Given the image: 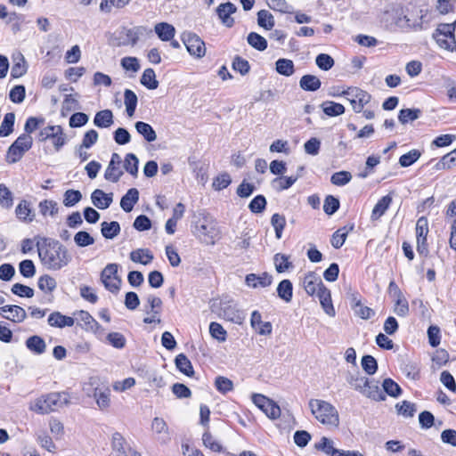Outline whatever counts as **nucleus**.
Listing matches in <instances>:
<instances>
[{"label":"nucleus","instance_id":"nucleus-9","mask_svg":"<svg viewBox=\"0 0 456 456\" xmlns=\"http://www.w3.org/2000/svg\"><path fill=\"white\" fill-rule=\"evenodd\" d=\"M118 270L117 264H108L101 273L102 282L111 293H118L120 289L122 280L118 274Z\"/></svg>","mask_w":456,"mask_h":456},{"label":"nucleus","instance_id":"nucleus-3","mask_svg":"<svg viewBox=\"0 0 456 456\" xmlns=\"http://www.w3.org/2000/svg\"><path fill=\"white\" fill-rule=\"evenodd\" d=\"M309 407L312 414L322 424L337 428L339 425V415L337 409L329 402L311 399Z\"/></svg>","mask_w":456,"mask_h":456},{"label":"nucleus","instance_id":"nucleus-60","mask_svg":"<svg viewBox=\"0 0 456 456\" xmlns=\"http://www.w3.org/2000/svg\"><path fill=\"white\" fill-rule=\"evenodd\" d=\"M13 204L12 191L3 183L0 184V205L2 208H10Z\"/></svg>","mask_w":456,"mask_h":456},{"label":"nucleus","instance_id":"nucleus-43","mask_svg":"<svg viewBox=\"0 0 456 456\" xmlns=\"http://www.w3.org/2000/svg\"><path fill=\"white\" fill-rule=\"evenodd\" d=\"M126 111L129 117H133L137 106V95L130 89H126L124 92Z\"/></svg>","mask_w":456,"mask_h":456},{"label":"nucleus","instance_id":"nucleus-41","mask_svg":"<svg viewBox=\"0 0 456 456\" xmlns=\"http://www.w3.org/2000/svg\"><path fill=\"white\" fill-rule=\"evenodd\" d=\"M275 66L276 71L285 77H289L295 72L294 62L289 59L281 58L276 61Z\"/></svg>","mask_w":456,"mask_h":456},{"label":"nucleus","instance_id":"nucleus-13","mask_svg":"<svg viewBox=\"0 0 456 456\" xmlns=\"http://www.w3.org/2000/svg\"><path fill=\"white\" fill-rule=\"evenodd\" d=\"M147 305L144 306V311L150 316H147L143 319V322L146 324H151L153 322L160 323V319L159 318L160 308L162 305V300L155 297L153 295H149L146 298Z\"/></svg>","mask_w":456,"mask_h":456},{"label":"nucleus","instance_id":"nucleus-15","mask_svg":"<svg viewBox=\"0 0 456 456\" xmlns=\"http://www.w3.org/2000/svg\"><path fill=\"white\" fill-rule=\"evenodd\" d=\"M237 11V7L231 2L221 4L216 8V14L221 22L227 28H232L234 24V19L231 17Z\"/></svg>","mask_w":456,"mask_h":456},{"label":"nucleus","instance_id":"nucleus-56","mask_svg":"<svg viewBox=\"0 0 456 456\" xmlns=\"http://www.w3.org/2000/svg\"><path fill=\"white\" fill-rule=\"evenodd\" d=\"M421 156L419 150H411L409 152L402 155L399 159V164L403 167H407L415 163Z\"/></svg>","mask_w":456,"mask_h":456},{"label":"nucleus","instance_id":"nucleus-57","mask_svg":"<svg viewBox=\"0 0 456 456\" xmlns=\"http://www.w3.org/2000/svg\"><path fill=\"white\" fill-rule=\"evenodd\" d=\"M126 440L120 433H114L112 436L111 446L113 451L117 453L116 456L127 455L125 451Z\"/></svg>","mask_w":456,"mask_h":456},{"label":"nucleus","instance_id":"nucleus-26","mask_svg":"<svg viewBox=\"0 0 456 456\" xmlns=\"http://www.w3.org/2000/svg\"><path fill=\"white\" fill-rule=\"evenodd\" d=\"M39 213L44 216L55 217L59 212L58 203L53 200H44L38 204Z\"/></svg>","mask_w":456,"mask_h":456},{"label":"nucleus","instance_id":"nucleus-10","mask_svg":"<svg viewBox=\"0 0 456 456\" xmlns=\"http://www.w3.org/2000/svg\"><path fill=\"white\" fill-rule=\"evenodd\" d=\"M218 315L236 324H241L245 319L243 312L239 310L232 301H221Z\"/></svg>","mask_w":456,"mask_h":456},{"label":"nucleus","instance_id":"nucleus-22","mask_svg":"<svg viewBox=\"0 0 456 456\" xmlns=\"http://www.w3.org/2000/svg\"><path fill=\"white\" fill-rule=\"evenodd\" d=\"M394 286H395L396 293H397V297H395L396 301H395V308H394V312L398 316L404 317L409 313L408 301L404 298L402 291L400 290V289L398 288L396 283L392 281H391V287H394Z\"/></svg>","mask_w":456,"mask_h":456},{"label":"nucleus","instance_id":"nucleus-21","mask_svg":"<svg viewBox=\"0 0 456 456\" xmlns=\"http://www.w3.org/2000/svg\"><path fill=\"white\" fill-rule=\"evenodd\" d=\"M139 200V191L136 188L129 189L126 193L121 198L120 207L122 209L129 213L132 211L134 206Z\"/></svg>","mask_w":456,"mask_h":456},{"label":"nucleus","instance_id":"nucleus-38","mask_svg":"<svg viewBox=\"0 0 456 456\" xmlns=\"http://www.w3.org/2000/svg\"><path fill=\"white\" fill-rule=\"evenodd\" d=\"M277 293L280 298L284 300L286 303H289L292 300L293 296V286L289 280H282L278 287Z\"/></svg>","mask_w":456,"mask_h":456},{"label":"nucleus","instance_id":"nucleus-7","mask_svg":"<svg viewBox=\"0 0 456 456\" xmlns=\"http://www.w3.org/2000/svg\"><path fill=\"white\" fill-rule=\"evenodd\" d=\"M32 143L33 139L29 134L20 135L9 147L6 154V161L12 164L18 162L24 153L32 147Z\"/></svg>","mask_w":456,"mask_h":456},{"label":"nucleus","instance_id":"nucleus-6","mask_svg":"<svg viewBox=\"0 0 456 456\" xmlns=\"http://www.w3.org/2000/svg\"><path fill=\"white\" fill-rule=\"evenodd\" d=\"M333 96L345 95L352 105L354 112L360 113L363 107L371 100V95L358 87H348L346 90L332 94Z\"/></svg>","mask_w":456,"mask_h":456},{"label":"nucleus","instance_id":"nucleus-5","mask_svg":"<svg viewBox=\"0 0 456 456\" xmlns=\"http://www.w3.org/2000/svg\"><path fill=\"white\" fill-rule=\"evenodd\" d=\"M455 22L440 23L433 33V38L439 47L453 52L456 51V40L454 36Z\"/></svg>","mask_w":456,"mask_h":456},{"label":"nucleus","instance_id":"nucleus-4","mask_svg":"<svg viewBox=\"0 0 456 456\" xmlns=\"http://www.w3.org/2000/svg\"><path fill=\"white\" fill-rule=\"evenodd\" d=\"M195 235L207 244H214L219 239V230L216 221L208 214L200 213L195 222Z\"/></svg>","mask_w":456,"mask_h":456},{"label":"nucleus","instance_id":"nucleus-33","mask_svg":"<svg viewBox=\"0 0 456 456\" xmlns=\"http://www.w3.org/2000/svg\"><path fill=\"white\" fill-rule=\"evenodd\" d=\"M15 214L20 220L24 222H32L35 216L31 214L30 203L25 200L18 204Z\"/></svg>","mask_w":456,"mask_h":456},{"label":"nucleus","instance_id":"nucleus-35","mask_svg":"<svg viewBox=\"0 0 456 456\" xmlns=\"http://www.w3.org/2000/svg\"><path fill=\"white\" fill-rule=\"evenodd\" d=\"M321 85V80L314 75H304L299 81L300 87L305 91H317Z\"/></svg>","mask_w":456,"mask_h":456},{"label":"nucleus","instance_id":"nucleus-11","mask_svg":"<svg viewBox=\"0 0 456 456\" xmlns=\"http://www.w3.org/2000/svg\"><path fill=\"white\" fill-rule=\"evenodd\" d=\"M182 39L191 55L197 58H201L205 55V43L199 36L191 32L183 33Z\"/></svg>","mask_w":456,"mask_h":456},{"label":"nucleus","instance_id":"nucleus-63","mask_svg":"<svg viewBox=\"0 0 456 456\" xmlns=\"http://www.w3.org/2000/svg\"><path fill=\"white\" fill-rule=\"evenodd\" d=\"M261 411L272 419H276L281 416V409L279 405L271 399H269Z\"/></svg>","mask_w":456,"mask_h":456},{"label":"nucleus","instance_id":"nucleus-59","mask_svg":"<svg viewBox=\"0 0 456 456\" xmlns=\"http://www.w3.org/2000/svg\"><path fill=\"white\" fill-rule=\"evenodd\" d=\"M297 180V176L277 177L273 181V185L277 191H283L291 187Z\"/></svg>","mask_w":456,"mask_h":456},{"label":"nucleus","instance_id":"nucleus-25","mask_svg":"<svg viewBox=\"0 0 456 456\" xmlns=\"http://www.w3.org/2000/svg\"><path fill=\"white\" fill-rule=\"evenodd\" d=\"M113 122V113L110 110L98 111L94 118V124L100 128H108Z\"/></svg>","mask_w":456,"mask_h":456},{"label":"nucleus","instance_id":"nucleus-45","mask_svg":"<svg viewBox=\"0 0 456 456\" xmlns=\"http://www.w3.org/2000/svg\"><path fill=\"white\" fill-rule=\"evenodd\" d=\"M141 83L150 90L158 88L159 81L156 79L155 71L152 69H146L141 77Z\"/></svg>","mask_w":456,"mask_h":456},{"label":"nucleus","instance_id":"nucleus-51","mask_svg":"<svg viewBox=\"0 0 456 456\" xmlns=\"http://www.w3.org/2000/svg\"><path fill=\"white\" fill-rule=\"evenodd\" d=\"M322 110L330 117L339 116L345 112V107L342 104L330 101L322 103Z\"/></svg>","mask_w":456,"mask_h":456},{"label":"nucleus","instance_id":"nucleus-37","mask_svg":"<svg viewBox=\"0 0 456 456\" xmlns=\"http://www.w3.org/2000/svg\"><path fill=\"white\" fill-rule=\"evenodd\" d=\"M176 368L184 375L191 377L194 374L191 361L183 354H180L175 360Z\"/></svg>","mask_w":456,"mask_h":456},{"label":"nucleus","instance_id":"nucleus-23","mask_svg":"<svg viewBox=\"0 0 456 456\" xmlns=\"http://www.w3.org/2000/svg\"><path fill=\"white\" fill-rule=\"evenodd\" d=\"M74 319L61 314L60 312H53L48 317V324L53 327L64 328L74 325Z\"/></svg>","mask_w":456,"mask_h":456},{"label":"nucleus","instance_id":"nucleus-18","mask_svg":"<svg viewBox=\"0 0 456 456\" xmlns=\"http://www.w3.org/2000/svg\"><path fill=\"white\" fill-rule=\"evenodd\" d=\"M303 286L305 292L310 296H313L315 293L318 294V289H320V287H325L320 277L312 272L305 275L303 280Z\"/></svg>","mask_w":456,"mask_h":456},{"label":"nucleus","instance_id":"nucleus-20","mask_svg":"<svg viewBox=\"0 0 456 456\" xmlns=\"http://www.w3.org/2000/svg\"><path fill=\"white\" fill-rule=\"evenodd\" d=\"M317 296L324 312L329 316H335L336 312L332 305L330 291L326 287H320Z\"/></svg>","mask_w":456,"mask_h":456},{"label":"nucleus","instance_id":"nucleus-42","mask_svg":"<svg viewBox=\"0 0 456 456\" xmlns=\"http://www.w3.org/2000/svg\"><path fill=\"white\" fill-rule=\"evenodd\" d=\"M102 234L104 238L112 240L120 232V225L118 222H102Z\"/></svg>","mask_w":456,"mask_h":456},{"label":"nucleus","instance_id":"nucleus-14","mask_svg":"<svg viewBox=\"0 0 456 456\" xmlns=\"http://www.w3.org/2000/svg\"><path fill=\"white\" fill-rule=\"evenodd\" d=\"M121 157L118 153H112L110 161L105 170L104 178L107 181L117 183L123 175V171L120 169Z\"/></svg>","mask_w":456,"mask_h":456},{"label":"nucleus","instance_id":"nucleus-46","mask_svg":"<svg viewBox=\"0 0 456 456\" xmlns=\"http://www.w3.org/2000/svg\"><path fill=\"white\" fill-rule=\"evenodd\" d=\"M15 121V114L8 112L4 115V120L0 126V137L8 136L13 131V125Z\"/></svg>","mask_w":456,"mask_h":456},{"label":"nucleus","instance_id":"nucleus-61","mask_svg":"<svg viewBox=\"0 0 456 456\" xmlns=\"http://www.w3.org/2000/svg\"><path fill=\"white\" fill-rule=\"evenodd\" d=\"M271 224L275 230L276 238L281 239L282 236V231L286 225L285 217L278 213L273 214L271 218Z\"/></svg>","mask_w":456,"mask_h":456},{"label":"nucleus","instance_id":"nucleus-2","mask_svg":"<svg viewBox=\"0 0 456 456\" xmlns=\"http://www.w3.org/2000/svg\"><path fill=\"white\" fill-rule=\"evenodd\" d=\"M69 398L64 392H53L37 398L29 405V411L38 414H49L69 404Z\"/></svg>","mask_w":456,"mask_h":456},{"label":"nucleus","instance_id":"nucleus-30","mask_svg":"<svg viewBox=\"0 0 456 456\" xmlns=\"http://www.w3.org/2000/svg\"><path fill=\"white\" fill-rule=\"evenodd\" d=\"M134 127L148 142H154L157 139V134L151 125L142 121H137Z\"/></svg>","mask_w":456,"mask_h":456},{"label":"nucleus","instance_id":"nucleus-55","mask_svg":"<svg viewBox=\"0 0 456 456\" xmlns=\"http://www.w3.org/2000/svg\"><path fill=\"white\" fill-rule=\"evenodd\" d=\"M383 390L392 397H398L402 394L400 386L392 379H385L382 383Z\"/></svg>","mask_w":456,"mask_h":456},{"label":"nucleus","instance_id":"nucleus-31","mask_svg":"<svg viewBox=\"0 0 456 456\" xmlns=\"http://www.w3.org/2000/svg\"><path fill=\"white\" fill-rule=\"evenodd\" d=\"M26 346L28 350L37 354H44L46 349L45 340L37 335L31 336L26 340Z\"/></svg>","mask_w":456,"mask_h":456},{"label":"nucleus","instance_id":"nucleus-49","mask_svg":"<svg viewBox=\"0 0 456 456\" xmlns=\"http://www.w3.org/2000/svg\"><path fill=\"white\" fill-rule=\"evenodd\" d=\"M138 158L134 153H127L124 160V168L131 175L136 177L138 175Z\"/></svg>","mask_w":456,"mask_h":456},{"label":"nucleus","instance_id":"nucleus-32","mask_svg":"<svg viewBox=\"0 0 456 456\" xmlns=\"http://www.w3.org/2000/svg\"><path fill=\"white\" fill-rule=\"evenodd\" d=\"M153 255L148 248H138L130 253V259L134 263L148 265L153 260Z\"/></svg>","mask_w":456,"mask_h":456},{"label":"nucleus","instance_id":"nucleus-52","mask_svg":"<svg viewBox=\"0 0 456 456\" xmlns=\"http://www.w3.org/2000/svg\"><path fill=\"white\" fill-rule=\"evenodd\" d=\"M402 371L405 376L411 379H418L419 378V368L418 364L411 361H405L402 364Z\"/></svg>","mask_w":456,"mask_h":456},{"label":"nucleus","instance_id":"nucleus-16","mask_svg":"<svg viewBox=\"0 0 456 456\" xmlns=\"http://www.w3.org/2000/svg\"><path fill=\"white\" fill-rule=\"evenodd\" d=\"M0 314L6 319L14 322H21L26 317V311L19 305H4L0 307Z\"/></svg>","mask_w":456,"mask_h":456},{"label":"nucleus","instance_id":"nucleus-24","mask_svg":"<svg viewBox=\"0 0 456 456\" xmlns=\"http://www.w3.org/2000/svg\"><path fill=\"white\" fill-rule=\"evenodd\" d=\"M13 65L11 69V75L14 78L20 77L27 72V62L24 56L18 53L13 55Z\"/></svg>","mask_w":456,"mask_h":456},{"label":"nucleus","instance_id":"nucleus-50","mask_svg":"<svg viewBox=\"0 0 456 456\" xmlns=\"http://www.w3.org/2000/svg\"><path fill=\"white\" fill-rule=\"evenodd\" d=\"M395 409L397 413L404 418L413 417L417 411L415 403L406 400L403 401L401 403H396Z\"/></svg>","mask_w":456,"mask_h":456},{"label":"nucleus","instance_id":"nucleus-62","mask_svg":"<svg viewBox=\"0 0 456 456\" xmlns=\"http://www.w3.org/2000/svg\"><path fill=\"white\" fill-rule=\"evenodd\" d=\"M77 246L84 248L94 243V239L86 231H79L74 236Z\"/></svg>","mask_w":456,"mask_h":456},{"label":"nucleus","instance_id":"nucleus-12","mask_svg":"<svg viewBox=\"0 0 456 456\" xmlns=\"http://www.w3.org/2000/svg\"><path fill=\"white\" fill-rule=\"evenodd\" d=\"M428 233V221L426 217L421 216L418 219L416 224L417 251L419 255L427 256L428 253L427 244Z\"/></svg>","mask_w":456,"mask_h":456},{"label":"nucleus","instance_id":"nucleus-34","mask_svg":"<svg viewBox=\"0 0 456 456\" xmlns=\"http://www.w3.org/2000/svg\"><path fill=\"white\" fill-rule=\"evenodd\" d=\"M75 315L77 321L79 322H83L86 330L95 331L100 328L99 323L88 312L81 310L75 314Z\"/></svg>","mask_w":456,"mask_h":456},{"label":"nucleus","instance_id":"nucleus-36","mask_svg":"<svg viewBox=\"0 0 456 456\" xmlns=\"http://www.w3.org/2000/svg\"><path fill=\"white\" fill-rule=\"evenodd\" d=\"M346 381L354 389L360 393H362L363 387L369 384V379L360 375L359 372L354 374L348 372L346 375Z\"/></svg>","mask_w":456,"mask_h":456},{"label":"nucleus","instance_id":"nucleus-19","mask_svg":"<svg viewBox=\"0 0 456 456\" xmlns=\"http://www.w3.org/2000/svg\"><path fill=\"white\" fill-rule=\"evenodd\" d=\"M93 204L99 209H106L112 203V193L107 194L100 189H96L91 195Z\"/></svg>","mask_w":456,"mask_h":456},{"label":"nucleus","instance_id":"nucleus-53","mask_svg":"<svg viewBox=\"0 0 456 456\" xmlns=\"http://www.w3.org/2000/svg\"><path fill=\"white\" fill-rule=\"evenodd\" d=\"M421 110L419 109H403L400 110L398 119L402 124L409 121H414L420 117Z\"/></svg>","mask_w":456,"mask_h":456},{"label":"nucleus","instance_id":"nucleus-54","mask_svg":"<svg viewBox=\"0 0 456 456\" xmlns=\"http://www.w3.org/2000/svg\"><path fill=\"white\" fill-rule=\"evenodd\" d=\"M56 286L55 279L48 274L42 275L38 279V288L45 292L53 291Z\"/></svg>","mask_w":456,"mask_h":456},{"label":"nucleus","instance_id":"nucleus-28","mask_svg":"<svg viewBox=\"0 0 456 456\" xmlns=\"http://www.w3.org/2000/svg\"><path fill=\"white\" fill-rule=\"evenodd\" d=\"M361 394L377 402L384 401L386 399V395L378 384L372 383L370 380L368 386L363 387Z\"/></svg>","mask_w":456,"mask_h":456},{"label":"nucleus","instance_id":"nucleus-44","mask_svg":"<svg viewBox=\"0 0 456 456\" xmlns=\"http://www.w3.org/2000/svg\"><path fill=\"white\" fill-rule=\"evenodd\" d=\"M257 24L266 30H271L274 25V17L267 10H261L257 12Z\"/></svg>","mask_w":456,"mask_h":456},{"label":"nucleus","instance_id":"nucleus-58","mask_svg":"<svg viewBox=\"0 0 456 456\" xmlns=\"http://www.w3.org/2000/svg\"><path fill=\"white\" fill-rule=\"evenodd\" d=\"M82 199V193L77 190H67L63 195V204L66 207H73Z\"/></svg>","mask_w":456,"mask_h":456},{"label":"nucleus","instance_id":"nucleus-47","mask_svg":"<svg viewBox=\"0 0 456 456\" xmlns=\"http://www.w3.org/2000/svg\"><path fill=\"white\" fill-rule=\"evenodd\" d=\"M98 407L102 410L107 409L110 403V390L105 386H102L97 395L94 397Z\"/></svg>","mask_w":456,"mask_h":456},{"label":"nucleus","instance_id":"nucleus-29","mask_svg":"<svg viewBox=\"0 0 456 456\" xmlns=\"http://www.w3.org/2000/svg\"><path fill=\"white\" fill-rule=\"evenodd\" d=\"M154 30L158 37L162 41L171 40L175 33V29L173 25L167 22H160L155 25Z\"/></svg>","mask_w":456,"mask_h":456},{"label":"nucleus","instance_id":"nucleus-17","mask_svg":"<svg viewBox=\"0 0 456 456\" xmlns=\"http://www.w3.org/2000/svg\"><path fill=\"white\" fill-rule=\"evenodd\" d=\"M245 282L248 287L254 289L257 287L265 288L272 284L273 277L267 273H263L261 275L249 273L246 276Z\"/></svg>","mask_w":456,"mask_h":456},{"label":"nucleus","instance_id":"nucleus-40","mask_svg":"<svg viewBox=\"0 0 456 456\" xmlns=\"http://www.w3.org/2000/svg\"><path fill=\"white\" fill-rule=\"evenodd\" d=\"M315 448L330 456H342L343 454V451L335 449L333 442L325 436L322 438L320 443L315 444Z\"/></svg>","mask_w":456,"mask_h":456},{"label":"nucleus","instance_id":"nucleus-48","mask_svg":"<svg viewBox=\"0 0 456 456\" xmlns=\"http://www.w3.org/2000/svg\"><path fill=\"white\" fill-rule=\"evenodd\" d=\"M247 41L250 46L257 51H265L267 48L266 39L256 32H250L248 35Z\"/></svg>","mask_w":456,"mask_h":456},{"label":"nucleus","instance_id":"nucleus-39","mask_svg":"<svg viewBox=\"0 0 456 456\" xmlns=\"http://www.w3.org/2000/svg\"><path fill=\"white\" fill-rule=\"evenodd\" d=\"M456 166V149L445 154L442 159L434 166L436 171L450 169Z\"/></svg>","mask_w":456,"mask_h":456},{"label":"nucleus","instance_id":"nucleus-64","mask_svg":"<svg viewBox=\"0 0 456 456\" xmlns=\"http://www.w3.org/2000/svg\"><path fill=\"white\" fill-rule=\"evenodd\" d=\"M316 65L322 70H330L334 66V59L327 53H320L315 59Z\"/></svg>","mask_w":456,"mask_h":456},{"label":"nucleus","instance_id":"nucleus-27","mask_svg":"<svg viewBox=\"0 0 456 456\" xmlns=\"http://www.w3.org/2000/svg\"><path fill=\"white\" fill-rule=\"evenodd\" d=\"M392 203V197L390 195H386L382 197L377 204L374 206L370 218L371 220H379L387 210L390 204Z\"/></svg>","mask_w":456,"mask_h":456},{"label":"nucleus","instance_id":"nucleus-8","mask_svg":"<svg viewBox=\"0 0 456 456\" xmlns=\"http://www.w3.org/2000/svg\"><path fill=\"white\" fill-rule=\"evenodd\" d=\"M41 142L52 140L56 151H59L67 142V137L61 126H47L43 128L38 134Z\"/></svg>","mask_w":456,"mask_h":456},{"label":"nucleus","instance_id":"nucleus-1","mask_svg":"<svg viewBox=\"0 0 456 456\" xmlns=\"http://www.w3.org/2000/svg\"><path fill=\"white\" fill-rule=\"evenodd\" d=\"M37 248L42 265L50 270H61L71 261L68 248L59 240L43 238L37 240Z\"/></svg>","mask_w":456,"mask_h":456}]
</instances>
